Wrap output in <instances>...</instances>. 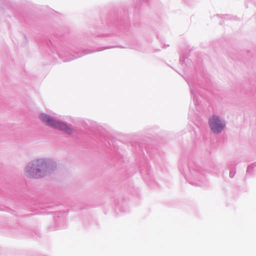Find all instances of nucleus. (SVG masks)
Instances as JSON below:
<instances>
[{
	"label": "nucleus",
	"instance_id": "f257e3e1",
	"mask_svg": "<svg viewBox=\"0 0 256 256\" xmlns=\"http://www.w3.org/2000/svg\"><path fill=\"white\" fill-rule=\"evenodd\" d=\"M46 164L40 160L29 164L26 168V175L31 178H38L44 175Z\"/></svg>",
	"mask_w": 256,
	"mask_h": 256
},
{
	"label": "nucleus",
	"instance_id": "f03ea898",
	"mask_svg": "<svg viewBox=\"0 0 256 256\" xmlns=\"http://www.w3.org/2000/svg\"><path fill=\"white\" fill-rule=\"evenodd\" d=\"M209 124L211 128H223L225 123L218 116H214L209 120Z\"/></svg>",
	"mask_w": 256,
	"mask_h": 256
},
{
	"label": "nucleus",
	"instance_id": "7ed1b4c3",
	"mask_svg": "<svg viewBox=\"0 0 256 256\" xmlns=\"http://www.w3.org/2000/svg\"><path fill=\"white\" fill-rule=\"evenodd\" d=\"M40 120L50 125H52L54 123L53 120L49 116L46 114H42L40 116Z\"/></svg>",
	"mask_w": 256,
	"mask_h": 256
},
{
	"label": "nucleus",
	"instance_id": "20e7f679",
	"mask_svg": "<svg viewBox=\"0 0 256 256\" xmlns=\"http://www.w3.org/2000/svg\"><path fill=\"white\" fill-rule=\"evenodd\" d=\"M63 130V132L66 134H70L72 133V129H61Z\"/></svg>",
	"mask_w": 256,
	"mask_h": 256
},
{
	"label": "nucleus",
	"instance_id": "39448f33",
	"mask_svg": "<svg viewBox=\"0 0 256 256\" xmlns=\"http://www.w3.org/2000/svg\"><path fill=\"white\" fill-rule=\"evenodd\" d=\"M214 133H219L220 132V129H212Z\"/></svg>",
	"mask_w": 256,
	"mask_h": 256
}]
</instances>
